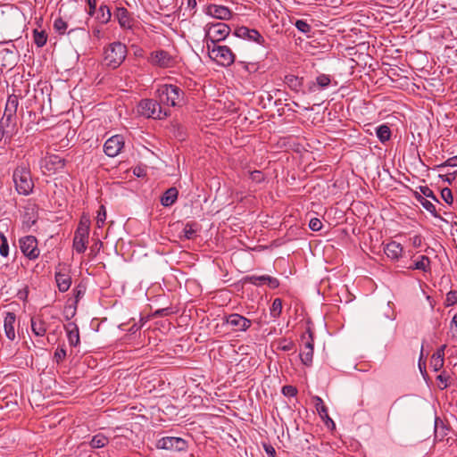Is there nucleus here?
Segmentation results:
<instances>
[{"label":"nucleus","mask_w":457,"mask_h":457,"mask_svg":"<svg viewBox=\"0 0 457 457\" xmlns=\"http://www.w3.org/2000/svg\"><path fill=\"white\" fill-rule=\"evenodd\" d=\"M34 43L37 47H43L47 41V34L45 30H38L35 29L33 30Z\"/></svg>","instance_id":"obj_35"},{"label":"nucleus","mask_w":457,"mask_h":457,"mask_svg":"<svg viewBox=\"0 0 457 457\" xmlns=\"http://www.w3.org/2000/svg\"><path fill=\"white\" fill-rule=\"evenodd\" d=\"M309 228L312 231H320L322 228V222L318 218H312L309 222Z\"/></svg>","instance_id":"obj_53"},{"label":"nucleus","mask_w":457,"mask_h":457,"mask_svg":"<svg viewBox=\"0 0 457 457\" xmlns=\"http://www.w3.org/2000/svg\"><path fill=\"white\" fill-rule=\"evenodd\" d=\"M386 255L393 261H397L403 252L402 245L396 241H391L384 247Z\"/></svg>","instance_id":"obj_20"},{"label":"nucleus","mask_w":457,"mask_h":457,"mask_svg":"<svg viewBox=\"0 0 457 457\" xmlns=\"http://www.w3.org/2000/svg\"><path fill=\"white\" fill-rule=\"evenodd\" d=\"M87 4V12L90 17H93L97 11L96 9V0H86Z\"/></svg>","instance_id":"obj_54"},{"label":"nucleus","mask_w":457,"mask_h":457,"mask_svg":"<svg viewBox=\"0 0 457 457\" xmlns=\"http://www.w3.org/2000/svg\"><path fill=\"white\" fill-rule=\"evenodd\" d=\"M172 313L170 307L158 309L154 312V317H165Z\"/></svg>","instance_id":"obj_55"},{"label":"nucleus","mask_w":457,"mask_h":457,"mask_svg":"<svg viewBox=\"0 0 457 457\" xmlns=\"http://www.w3.org/2000/svg\"><path fill=\"white\" fill-rule=\"evenodd\" d=\"M124 146V139L120 135L108 138L104 145V152L109 157L117 156Z\"/></svg>","instance_id":"obj_14"},{"label":"nucleus","mask_w":457,"mask_h":457,"mask_svg":"<svg viewBox=\"0 0 457 457\" xmlns=\"http://www.w3.org/2000/svg\"><path fill=\"white\" fill-rule=\"evenodd\" d=\"M12 181L15 190L19 195H29L32 193L34 183L31 178L30 169L28 165L21 163L12 172Z\"/></svg>","instance_id":"obj_2"},{"label":"nucleus","mask_w":457,"mask_h":457,"mask_svg":"<svg viewBox=\"0 0 457 457\" xmlns=\"http://www.w3.org/2000/svg\"><path fill=\"white\" fill-rule=\"evenodd\" d=\"M413 196L416 199V201L422 205L424 209H426L428 212L431 213L432 216H434L435 218L442 219L441 216L438 214L436 206L430 201L426 199L427 197H424L417 191L413 192Z\"/></svg>","instance_id":"obj_24"},{"label":"nucleus","mask_w":457,"mask_h":457,"mask_svg":"<svg viewBox=\"0 0 457 457\" xmlns=\"http://www.w3.org/2000/svg\"><path fill=\"white\" fill-rule=\"evenodd\" d=\"M446 348V345H441L434 353L432 356L436 357L437 359H445V350Z\"/></svg>","instance_id":"obj_59"},{"label":"nucleus","mask_w":457,"mask_h":457,"mask_svg":"<svg viewBox=\"0 0 457 457\" xmlns=\"http://www.w3.org/2000/svg\"><path fill=\"white\" fill-rule=\"evenodd\" d=\"M21 253L29 260H35L39 256L37 240L34 236H26L19 240Z\"/></svg>","instance_id":"obj_10"},{"label":"nucleus","mask_w":457,"mask_h":457,"mask_svg":"<svg viewBox=\"0 0 457 457\" xmlns=\"http://www.w3.org/2000/svg\"><path fill=\"white\" fill-rule=\"evenodd\" d=\"M156 447L158 449H163L170 452H186L188 447V444L181 437L164 436L157 441Z\"/></svg>","instance_id":"obj_9"},{"label":"nucleus","mask_w":457,"mask_h":457,"mask_svg":"<svg viewBox=\"0 0 457 457\" xmlns=\"http://www.w3.org/2000/svg\"><path fill=\"white\" fill-rule=\"evenodd\" d=\"M331 83V78L327 74H320L316 78V82H312L309 87L310 91H316L317 89H324Z\"/></svg>","instance_id":"obj_28"},{"label":"nucleus","mask_w":457,"mask_h":457,"mask_svg":"<svg viewBox=\"0 0 457 457\" xmlns=\"http://www.w3.org/2000/svg\"><path fill=\"white\" fill-rule=\"evenodd\" d=\"M206 14L222 21L229 20L232 12L224 5L209 4L206 8Z\"/></svg>","instance_id":"obj_16"},{"label":"nucleus","mask_w":457,"mask_h":457,"mask_svg":"<svg viewBox=\"0 0 457 457\" xmlns=\"http://www.w3.org/2000/svg\"><path fill=\"white\" fill-rule=\"evenodd\" d=\"M442 199L449 205L453 203V192L449 187H445L441 190Z\"/></svg>","instance_id":"obj_47"},{"label":"nucleus","mask_w":457,"mask_h":457,"mask_svg":"<svg viewBox=\"0 0 457 457\" xmlns=\"http://www.w3.org/2000/svg\"><path fill=\"white\" fill-rule=\"evenodd\" d=\"M430 259L427 255H420V259L415 262L412 265L409 266L410 270H420L424 272L430 270Z\"/></svg>","instance_id":"obj_31"},{"label":"nucleus","mask_w":457,"mask_h":457,"mask_svg":"<svg viewBox=\"0 0 457 457\" xmlns=\"http://www.w3.org/2000/svg\"><path fill=\"white\" fill-rule=\"evenodd\" d=\"M451 328L452 329H453V337H457V313L454 314V316L453 317V320L451 321Z\"/></svg>","instance_id":"obj_61"},{"label":"nucleus","mask_w":457,"mask_h":457,"mask_svg":"<svg viewBox=\"0 0 457 457\" xmlns=\"http://www.w3.org/2000/svg\"><path fill=\"white\" fill-rule=\"evenodd\" d=\"M148 62L160 68H170L175 64L174 58L162 49L153 51L148 57Z\"/></svg>","instance_id":"obj_11"},{"label":"nucleus","mask_w":457,"mask_h":457,"mask_svg":"<svg viewBox=\"0 0 457 457\" xmlns=\"http://www.w3.org/2000/svg\"><path fill=\"white\" fill-rule=\"evenodd\" d=\"M295 345L291 339L281 338L278 341V349L284 352L291 351L295 349Z\"/></svg>","instance_id":"obj_39"},{"label":"nucleus","mask_w":457,"mask_h":457,"mask_svg":"<svg viewBox=\"0 0 457 457\" xmlns=\"http://www.w3.org/2000/svg\"><path fill=\"white\" fill-rule=\"evenodd\" d=\"M86 292V287L83 284H79L74 289H73V295L75 298V303H78L79 299L85 295Z\"/></svg>","instance_id":"obj_48"},{"label":"nucleus","mask_w":457,"mask_h":457,"mask_svg":"<svg viewBox=\"0 0 457 457\" xmlns=\"http://www.w3.org/2000/svg\"><path fill=\"white\" fill-rule=\"evenodd\" d=\"M263 448L270 457H276L275 448L271 445L264 444Z\"/></svg>","instance_id":"obj_60"},{"label":"nucleus","mask_w":457,"mask_h":457,"mask_svg":"<svg viewBox=\"0 0 457 457\" xmlns=\"http://www.w3.org/2000/svg\"><path fill=\"white\" fill-rule=\"evenodd\" d=\"M422 243V237L420 235L414 236L412 237V245L414 247H420Z\"/></svg>","instance_id":"obj_62"},{"label":"nucleus","mask_w":457,"mask_h":457,"mask_svg":"<svg viewBox=\"0 0 457 457\" xmlns=\"http://www.w3.org/2000/svg\"><path fill=\"white\" fill-rule=\"evenodd\" d=\"M19 106V96L12 94L8 96L4 115L17 118V110Z\"/></svg>","instance_id":"obj_23"},{"label":"nucleus","mask_w":457,"mask_h":457,"mask_svg":"<svg viewBox=\"0 0 457 457\" xmlns=\"http://www.w3.org/2000/svg\"><path fill=\"white\" fill-rule=\"evenodd\" d=\"M282 308V300L275 298L270 307V315L273 318H278L281 315Z\"/></svg>","instance_id":"obj_38"},{"label":"nucleus","mask_w":457,"mask_h":457,"mask_svg":"<svg viewBox=\"0 0 457 457\" xmlns=\"http://www.w3.org/2000/svg\"><path fill=\"white\" fill-rule=\"evenodd\" d=\"M294 25L299 31L310 37V34L312 33V26L306 20H296Z\"/></svg>","instance_id":"obj_37"},{"label":"nucleus","mask_w":457,"mask_h":457,"mask_svg":"<svg viewBox=\"0 0 457 457\" xmlns=\"http://www.w3.org/2000/svg\"><path fill=\"white\" fill-rule=\"evenodd\" d=\"M430 363H431V366H432L434 371H438L443 368L444 363H445V359H440V358L437 359L436 357L432 356Z\"/></svg>","instance_id":"obj_52"},{"label":"nucleus","mask_w":457,"mask_h":457,"mask_svg":"<svg viewBox=\"0 0 457 457\" xmlns=\"http://www.w3.org/2000/svg\"><path fill=\"white\" fill-rule=\"evenodd\" d=\"M31 330L36 337H43L47 330V324L42 314H37L30 319Z\"/></svg>","instance_id":"obj_18"},{"label":"nucleus","mask_w":457,"mask_h":457,"mask_svg":"<svg viewBox=\"0 0 457 457\" xmlns=\"http://www.w3.org/2000/svg\"><path fill=\"white\" fill-rule=\"evenodd\" d=\"M198 227L197 223L187 222L183 229L184 237L189 240L194 239L196 237Z\"/></svg>","instance_id":"obj_34"},{"label":"nucleus","mask_w":457,"mask_h":457,"mask_svg":"<svg viewBox=\"0 0 457 457\" xmlns=\"http://www.w3.org/2000/svg\"><path fill=\"white\" fill-rule=\"evenodd\" d=\"M223 320L227 325L230 326L235 332L246 331L252 325V321L249 319L238 313L226 315Z\"/></svg>","instance_id":"obj_12"},{"label":"nucleus","mask_w":457,"mask_h":457,"mask_svg":"<svg viewBox=\"0 0 457 457\" xmlns=\"http://www.w3.org/2000/svg\"><path fill=\"white\" fill-rule=\"evenodd\" d=\"M233 34L237 37L255 42L261 46H265L266 43L264 37L255 29H249L245 26L237 27Z\"/></svg>","instance_id":"obj_13"},{"label":"nucleus","mask_w":457,"mask_h":457,"mask_svg":"<svg viewBox=\"0 0 457 457\" xmlns=\"http://www.w3.org/2000/svg\"><path fill=\"white\" fill-rule=\"evenodd\" d=\"M210 57L224 67L230 66L235 62V54L227 46L213 45V49L210 50Z\"/></svg>","instance_id":"obj_8"},{"label":"nucleus","mask_w":457,"mask_h":457,"mask_svg":"<svg viewBox=\"0 0 457 457\" xmlns=\"http://www.w3.org/2000/svg\"><path fill=\"white\" fill-rule=\"evenodd\" d=\"M457 303V291L451 290L446 294L445 305L446 307L453 306Z\"/></svg>","instance_id":"obj_46"},{"label":"nucleus","mask_w":457,"mask_h":457,"mask_svg":"<svg viewBox=\"0 0 457 457\" xmlns=\"http://www.w3.org/2000/svg\"><path fill=\"white\" fill-rule=\"evenodd\" d=\"M268 276L269 275H261V276L252 275V276H246L244 278V281L247 282V283H250V284H252L253 286L260 287V286H262L264 284H267Z\"/></svg>","instance_id":"obj_36"},{"label":"nucleus","mask_w":457,"mask_h":457,"mask_svg":"<svg viewBox=\"0 0 457 457\" xmlns=\"http://www.w3.org/2000/svg\"><path fill=\"white\" fill-rule=\"evenodd\" d=\"M96 20L100 24H107L112 18L111 9L104 4H102L95 13Z\"/></svg>","instance_id":"obj_26"},{"label":"nucleus","mask_w":457,"mask_h":457,"mask_svg":"<svg viewBox=\"0 0 457 457\" xmlns=\"http://www.w3.org/2000/svg\"><path fill=\"white\" fill-rule=\"evenodd\" d=\"M16 320V316L13 312H7L4 320V333L8 339L13 340L15 338V330H14V323Z\"/></svg>","instance_id":"obj_21"},{"label":"nucleus","mask_w":457,"mask_h":457,"mask_svg":"<svg viewBox=\"0 0 457 457\" xmlns=\"http://www.w3.org/2000/svg\"><path fill=\"white\" fill-rule=\"evenodd\" d=\"M54 277L59 291L62 293L68 291L71 285V277L69 273L56 271Z\"/></svg>","instance_id":"obj_22"},{"label":"nucleus","mask_w":457,"mask_h":457,"mask_svg":"<svg viewBox=\"0 0 457 457\" xmlns=\"http://www.w3.org/2000/svg\"><path fill=\"white\" fill-rule=\"evenodd\" d=\"M109 439L102 433L95 435L89 442V445L92 448L99 449L108 445Z\"/></svg>","instance_id":"obj_33"},{"label":"nucleus","mask_w":457,"mask_h":457,"mask_svg":"<svg viewBox=\"0 0 457 457\" xmlns=\"http://www.w3.org/2000/svg\"><path fill=\"white\" fill-rule=\"evenodd\" d=\"M250 179L255 183H261L264 181L265 176L262 171L255 170L250 172Z\"/></svg>","instance_id":"obj_49"},{"label":"nucleus","mask_w":457,"mask_h":457,"mask_svg":"<svg viewBox=\"0 0 457 457\" xmlns=\"http://www.w3.org/2000/svg\"><path fill=\"white\" fill-rule=\"evenodd\" d=\"M179 190L172 187L168 188L161 197V204L164 207L171 206L178 199Z\"/></svg>","instance_id":"obj_25"},{"label":"nucleus","mask_w":457,"mask_h":457,"mask_svg":"<svg viewBox=\"0 0 457 457\" xmlns=\"http://www.w3.org/2000/svg\"><path fill=\"white\" fill-rule=\"evenodd\" d=\"M457 166V156L451 157L447 159L444 163L439 165V167H455Z\"/></svg>","instance_id":"obj_57"},{"label":"nucleus","mask_w":457,"mask_h":457,"mask_svg":"<svg viewBox=\"0 0 457 457\" xmlns=\"http://www.w3.org/2000/svg\"><path fill=\"white\" fill-rule=\"evenodd\" d=\"M314 350V334L310 328L301 336L300 359L303 364L310 366L312 362Z\"/></svg>","instance_id":"obj_5"},{"label":"nucleus","mask_w":457,"mask_h":457,"mask_svg":"<svg viewBox=\"0 0 457 457\" xmlns=\"http://www.w3.org/2000/svg\"><path fill=\"white\" fill-rule=\"evenodd\" d=\"M54 29L56 32L62 35L67 29V22L64 21L62 18H57L54 22Z\"/></svg>","instance_id":"obj_43"},{"label":"nucleus","mask_w":457,"mask_h":457,"mask_svg":"<svg viewBox=\"0 0 457 457\" xmlns=\"http://www.w3.org/2000/svg\"><path fill=\"white\" fill-rule=\"evenodd\" d=\"M66 165L65 159L57 154H51L46 158V168L48 171L57 172L64 169Z\"/></svg>","instance_id":"obj_19"},{"label":"nucleus","mask_w":457,"mask_h":457,"mask_svg":"<svg viewBox=\"0 0 457 457\" xmlns=\"http://www.w3.org/2000/svg\"><path fill=\"white\" fill-rule=\"evenodd\" d=\"M0 254L4 257H7L9 253V245L6 237L2 232H0Z\"/></svg>","instance_id":"obj_42"},{"label":"nucleus","mask_w":457,"mask_h":457,"mask_svg":"<svg viewBox=\"0 0 457 457\" xmlns=\"http://www.w3.org/2000/svg\"><path fill=\"white\" fill-rule=\"evenodd\" d=\"M92 34H93V36H94L95 37H96V38H98V39H100V38H102V37H103V31H102V29H101L100 28H98V27H95V28H93V29H92Z\"/></svg>","instance_id":"obj_63"},{"label":"nucleus","mask_w":457,"mask_h":457,"mask_svg":"<svg viewBox=\"0 0 457 457\" xmlns=\"http://www.w3.org/2000/svg\"><path fill=\"white\" fill-rule=\"evenodd\" d=\"M79 33L83 36H86L87 34V32L84 29H70L68 31V35L71 36V34L73 33Z\"/></svg>","instance_id":"obj_64"},{"label":"nucleus","mask_w":457,"mask_h":457,"mask_svg":"<svg viewBox=\"0 0 457 457\" xmlns=\"http://www.w3.org/2000/svg\"><path fill=\"white\" fill-rule=\"evenodd\" d=\"M66 330L70 345L71 346H77L79 343V332L78 326L74 323H69L66 327Z\"/></svg>","instance_id":"obj_29"},{"label":"nucleus","mask_w":457,"mask_h":457,"mask_svg":"<svg viewBox=\"0 0 457 457\" xmlns=\"http://www.w3.org/2000/svg\"><path fill=\"white\" fill-rule=\"evenodd\" d=\"M66 357V350L63 345H59L54 353V360L56 363H61Z\"/></svg>","instance_id":"obj_44"},{"label":"nucleus","mask_w":457,"mask_h":457,"mask_svg":"<svg viewBox=\"0 0 457 457\" xmlns=\"http://www.w3.org/2000/svg\"><path fill=\"white\" fill-rule=\"evenodd\" d=\"M297 388L291 385H287L282 387V394L285 396L294 397L297 395Z\"/></svg>","instance_id":"obj_50"},{"label":"nucleus","mask_w":457,"mask_h":457,"mask_svg":"<svg viewBox=\"0 0 457 457\" xmlns=\"http://www.w3.org/2000/svg\"><path fill=\"white\" fill-rule=\"evenodd\" d=\"M284 82L291 90L299 92L302 89L303 79V78L289 74L285 77Z\"/></svg>","instance_id":"obj_30"},{"label":"nucleus","mask_w":457,"mask_h":457,"mask_svg":"<svg viewBox=\"0 0 457 457\" xmlns=\"http://www.w3.org/2000/svg\"><path fill=\"white\" fill-rule=\"evenodd\" d=\"M114 16L122 29H129L133 27L134 20L125 7H117Z\"/></svg>","instance_id":"obj_17"},{"label":"nucleus","mask_w":457,"mask_h":457,"mask_svg":"<svg viewBox=\"0 0 457 457\" xmlns=\"http://www.w3.org/2000/svg\"><path fill=\"white\" fill-rule=\"evenodd\" d=\"M312 400L314 402L315 408H316L319 415L321 417L322 420H325L326 424H328V422L329 421L333 425H335L333 420L328 416V408L324 404L323 400L320 396H317V395L313 396Z\"/></svg>","instance_id":"obj_27"},{"label":"nucleus","mask_w":457,"mask_h":457,"mask_svg":"<svg viewBox=\"0 0 457 457\" xmlns=\"http://www.w3.org/2000/svg\"><path fill=\"white\" fill-rule=\"evenodd\" d=\"M127 54L126 45L120 41L111 43L104 48V62L107 67L115 70L125 61Z\"/></svg>","instance_id":"obj_3"},{"label":"nucleus","mask_w":457,"mask_h":457,"mask_svg":"<svg viewBox=\"0 0 457 457\" xmlns=\"http://www.w3.org/2000/svg\"><path fill=\"white\" fill-rule=\"evenodd\" d=\"M204 29V40L210 41L213 45L224 40L231 31L230 27L224 22L208 23Z\"/></svg>","instance_id":"obj_6"},{"label":"nucleus","mask_w":457,"mask_h":457,"mask_svg":"<svg viewBox=\"0 0 457 457\" xmlns=\"http://www.w3.org/2000/svg\"><path fill=\"white\" fill-rule=\"evenodd\" d=\"M137 112L145 118L157 120L165 119L170 115V111L160 101L154 99H142L137 106Z\"/></svg>","instance_id":"obj_4"},{"label":"nucleus","mask_w":457,"mask_h":457,"mask_svg":"<svg viewBox=\"0 0 457 457\" xmlns=\"http://www.w3.org/2000/svg\"><path fill=\"white\" fill-rule=\"evenodd\" d=\"M242 63H243L244 69L250 73H253L258 71L257 63H245V62H242Z\"/></svg>","instance_id":"obj_58"},{"label":"nucleus","mask_w":457,"mask_h":457,"mask_svg":"<svg viewBox=\"0 0 457 457\" xmlns=\"http://www.w3.org/2000/svg\"><path fill=\"white\" fill-rule=\"evenodd\" d=\"M18 130L17 118L3 114L0 119V142L4 140V145L10 144Z\"/></svg>","instance_id":"obj_7"},{"label":"nucleus","mask_w":457,"mask_h":457,"mask_svg":"<svg viewBox=\"0 0 457 457\" xmlns=\"http://www.w3.org/2000/svg\"><path fill=\"white\" fill-rule=\"evenodd\" d=\"M161 104L165 106H181L185 100V92L176 85L163 84L156 91Z\"/></svg>","instance_id":"obj_1"},{"label":"nucleus","mask_w":457,"mask_h":457,"mask_svg":"<svg viewBox=\"0 0 457 457\" xmlns=\"http://www.w3.org/2000/svg\"><path fill=\"white\" fill-rule=\"evenodd\" d=\"M106 220V209L104 205L101 204L96 216V226L102 228L104 225Z\"/></svg>","instance_id":"obj_40"},{"label":"nucleus","mask_w":457,"mask_h":457,"mask_svg":"<svg viewBox=\"0 0 457 457\" xmlns=\"http://www.w3.org/2000/svg\"><path fill=\"white\" fill-rule=\"evenodd\" d=\"M376 135L382 144H386L390 140L392 132L386 124H382L376 129Z\"/></svg>","instance_id":"obj_32"},{"label":"nucleus","mask_w":457,"mask_h":457,"mask_svg":"<svg viewBox=\"0 0 457 457\" xmlns=\"http://www.w3.org/2000/svg\"><path fill=\"white\" fill-rule=\"evenodd\" d=\"M77 228H82V229H84V231L89 232L90 220H89V218L87 215L83 214L81 216L79 223Z\"/></svg>","instance_id":"obj_51"},{"label":"nucleus","mask_w":457,"mask_h":457,"mask_svg":"<svg viewBox=\"0 0 457 457\" xmlns=\"http://www.w3.org/2000/svg\"><path fill=\"white\" fill-rule=\"evenodd\" d=\"M450 379V376L446 374L445 371H443L441 374H439L436 377V380L440 382V385H438L439 389L444 390L450 386V383L448 380Z\"/></svg>","instance_id":"obj_41"},{"label":"nucleus","mask_w":457,"mask_h":457,"mask_svg":"<svg viewBox=\"0 0 457 457\" xmlns=\"http://www.w3.org/2000/svg\"><path fill=\"white\" fill-rule=\"evenodd\" d=\"M89 232L76 228L73 237V248L78 253H83L87 249Z\"/></svg>","instance_id":"obj_15"},{"label":"nucleus","mask_w":457,"mask_h":457,"mask_svg":"<svg viewBox=\"0 0 457 457\" xmlns=\"http://www.w3.org/2000/svg\"><path fill=\"white\" fill-rule=\"evenodd\" d=\"M420 195L424 197L430 198L436 202H439L434 192L428 186H420Z\"/></svg>","instance_id":"obj_45"},{"label":"nucleus","mask_w":457,"mask_h":457,"mask_svg":"<svg viewBox=\"0 0 457 457\" xmlns=\"http://www.w3.org/2000/svg\"><path fill=\"white\" fill-rule=\"evenodd\" d=\"M267 285L270 288L275 289L278 288L280 285L279 280L277 278L268 276Z\"/></svg>","instance_id":"obj_56"}]
</instances>
